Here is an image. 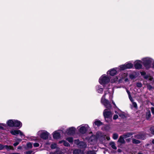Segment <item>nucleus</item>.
I'll use <instances>...</instances> for the list:
<instances>
[{
  "label": "nucleus",
  "instance_id": "nucleus-1",
  "mask_svg": "<svg viewBox=\"0 0 154 154\" xmlns=\"http://www.w3.org/2000/svg\"><path fill=\"white\" fill-rule=\"evenodd\" d=\"M91 136L90 137H87L86 139L91 144H93L98 140L101 143H103L106 139L107 140H110V138L108 136L103 135L100 132L97 133L96 136L92 135V133H90Z\"/></svg>",
  "mask_w": 154,
  "mask_h": 154
},
{
  "label": "nucleus",
  "instance_id": "nucleus-2",
  "mask_svg": "<svg viewBox=\"0 0 154 154\" xmlns=\"http://www.w3.org/2000/svg\"><path fill=\"white\" fill-rule=\"evenodd\" d=\"M108 97L110 99H111L112 98V96L111 94L109 93L108 91H105L104 94L101 99L100 102L106 108L110 109L111 107V104L109 101L106 99Z\"/></svg>",
  "mask_w": 154,
  "mask_h": 154
},
{
  "label": "nucleus",
  "instance_id": "nucleus-3",
  "mask_svg": "<svg viewBox=\"0 0 154 154\" xmlns=\"http://www.w3.org/2000/svg\"><path fill=\"white\" fill-rule=\"evenodd\" d=\"M142 63L144 66L147 69L151 67V64L153 61V59L149 57H146L142 59Z\"/></svg>",
  "mask_w": 154,
  "mask_h": 154
},
{
  "label": "nucleus",
  "instance_id": "nucleus-4",
  "mask_svg": "<svg viewBox=\"0 0 154 154\" xmlns=\"http://www.w3.org/2000/svg\"><path fill=\"white\" fill-rule=\"evenodd\" d=\"M110 81L109 78L105 74L102 75L100 78L99 82L103 86L108 83Z\"/></svg>",
  "mask_w": 154,
  "mask_h": 154
},
{
  "label": "nucleus",
  "instance_id": "nucleus-5",
  "mask_svg": "<svg viewBox=\"0 0 154 154\" xmlns=\"http://www.w3.org/2000/svg\"><path fill=\"white\" fill-rule=\"evenodd\" d=\"M103 115L105 120L107 122L111 120L112 116L111 112L107 109H105L103 112Z\"/></svg>",
  "mask_w": 154,
  "mask_h": 154
},
{
  "label": "nucleus",
  "instance_id": "nucleus-6",
  "mask_svg": "<svg viewBox=\"0 0 154 154\" xmlns=\"http://www.w3.org/2000/svg\"><path fill=\"white\" fill-rule=\"evenodd\" d=\"M141 75L143 76V78L146 79L148 80L149 81H152L154 82V78L150 74L146 75L145 72H140Z\"/></svg>",
  "mask_w": 154,
  "mask_h": 154
},
{
  "label": "nucleus",
  "instance_id": "nucleus-7",
  "mask_svg": "<svg viewBox=\"0 0 154 154\" xmlns=\"http://www.w3.org/2000/svg\"><path fill=\"white\" fill-rule=\"evenodd\" d=\"M75 128L73 127L69 128L65 131L64 133L68 135H73L75 132Z\"/></svg>",
  "mask_w": 154,
  "mask_h": 154
},
{
  "label": "nucleus",
  "instance_id": "nucleus-8",
  "mask_svg": "<svg viewBox=\"0 0 154 154\" xmlns=\"http://www.w3.org/2000/svg\"><path fill=\"white\" fill-rule=\"evenodd\" d=\"M142 62L140 60H137L135 61L134 63V67L136 69H139L142 68Z\"/></svg>",
  "mask_w": 154,
  "mask_h": 154
},
{
  "label": "nucleus",
  "instance_id": "nucleus-9",
  "mask_svg": "<svg viewBox=\"0 0 154 154\" xmlns=\"http://www.w3.org/2000/svg\"><path fill=\"white\" fill-rule=\"evenodd\" d=\"M49 135V133L45 131L40 134L39 136L42 139L46 140L48 139Z\"/></svg>",
  "mask_w": 154,
  "mask_h": 154
},
{
  "label": "nucleus",
  "instance_id": "nucleus-10",
  "mask_svg": "<svg viewBox=\"0 0 154 154\" xmlns=\"http://www.w3.org/2000/svg\"><path fill=\"white\" fill-rule=\"evenodd\" d=\"M89 128V127L88 125H85L84 126L81 127L79 130V132L82 134L85 133L87 130H88Z\"/></svg>",
  "mask_w": 154,
  "mask_h": 154
},
{
  "label": "nucleus",
  "instance_id": "nucleus-11",
  "mask_svg": "<svg viewBox=\"0 0 154 154\" xmlns=\"http://www.w3.org/2000/svg\"><path fill=\"white\" fill-rule=\"evenodd\" d=\"M117 70L118 71L117 68H114L109 70L107 72V74H109L111 76H114L117 73Z\"/></svg>",
  "mask_w": 154,
  "mask_h": 154
},
{
  "label": "nucleus",
  "instance_id": "nucleus-12",
  "mask_svg": "<svg viewBox=\"0 0 154 154\" xmlns=\"http://www.w3.org/2000/svg\"><path fill=\"white\" fill-rule=\"evenodd\" d=\"M53 138L55 139H60L61 137V135L60 132L57 131H55L53 134Z\"/></svg>",
  "mask_w": 154,
  "mask_h": 154
},
{
  "label": "nucleus",
  "instance_id": "nucleus-13",
  "mask_svg": "<svg viewBox=\"0 0 154 154\" xmlns=\"http://www.w3.org/2000/svg\"><path fill=\"white\" fill-rule=\"evenodd\" d=\"M22 123L20 121L14 120V127L20 128L22 126Z\"/></svg>",
  "mask_w": 154,
  "mask_h": 154
},
{
  "label": "nucleus",
  "instance_id": "nucleus-14",
  "mask_svg": "<svg viewBox=\"0 0 154 154\" xmlns=\"http://www.w3.org/2000/svg\"><path fill=\"white\" fill-rule=\"evenodd\" d=\"M128 75L126 73H123L120 74L119 75V82H121L122 80L126 78Z\"/></svg>",
  "mask_w": 154,
  "mask_h": 154
},
{
  "label": "nucleus",
  "instance_id": "nucleus-15",
  "mask_svg": "<svg viewBox=\"0 0 154 154\" xmlns=\"http://www.w3.org/2000/svg\"><path fill=\"white\" fill-rule=\"evenodd\" d=\"M78 142L79 141L78 140V148H83L86 147V145L84 142Z\"/></svg>",
  "mask_w": 154,
  "mask_h": 154
},
{
  "label": "nucleus",
  "instance_id": "nucleus-16",
  "mask_svg": "<svg viewBox=\"0 0 154 154\" xmlns=\"http://www.w3.org/2000/svg\"><path fill=\"white\" fill-rule=\"evenodd\" d=\"M14 120H9L7 122L8 125L10 127H14Z\"/></svg>",
  "mask_w": 154,
  "mask_h": 154
},
{
  "label": "nucleus",
  "instance_id": "nucleus-17",
  "mask_svg": "<svg viewBox=\"0 0 154 154\" xmlns=\"http://www.w3.org/2000/svg\"><path fill=\"white\" fill-rule=\"evenodd\" d=\"M134 137L139 139H141L142 140H144L145 139V136L144 134H139L137 135H136Z\"/></svg>",
  "mask_w": 154,
  "mask_h": 154
},
{
  "label": "nucleus",
  "instance_id": "nucleus-18",
  "mask_svg": "<svg viewBox=\"0 0 154 154\" xmlns=\"http://www.w3.org/2000/svg\"><path fill=\"white\" fill-rule=\"evenodd\" d=\"M125 65L126 69L131 68L133 66V64L129 62L126 63L125 64Z\"/></svg>",
  "mask_w": 154,
  "mask_h": 154
},
{
  "label": "nucleus",
  "instance_id": "nucleus-19",
  "mask_svg": "<svg viewBox=\"0 0 154 154\" xmlns=\"http://www.w3.org/2000/svg\"><path fill=\"white\" fill-rule=\"evenodd\" d=\"M97 91L99 93H102L103 92V88L100 86H97L96 87Z\"/></svg>",
  "mask_w": 154,
  "mask_h": 154
},
{
  "label": "nucleus",
  "instance_id": "nucleus-20",
  "mask_svg": "<svg viewBox=\"0 0 154 154\" xmlns=\"http://www.w3.org/2000/svg\"><path fill=\"white\" fill-rule=\"evenodd\" d=\"M20 131V130H14L10 131V133L13 135H16L19 134V132Z\"/></svg>",
  "mask_w": 154,
  "mask_h": 154
},
{
  "label": "nucleus",
  "instance_id": "nucleus-21",
  "mask_svg": "<svg viewBox=\"0 0 154 154\" xmlns=\"http://www.w3.org/2000/svg\"><path fill=\"white\" fill-rule=\"evenodd\" d=\"M22 141L20 139L17 138L16 140V142L13 143V145L14 146H16L19 144Z\"/></svg>",
  "mask_w": 154,
  "mask_h": 154
},
{
  "label": "nucleus",
  "instance_id": "nucleus-22",
  "mask_svg": "<svg viewBox=\"0 0 154 154\" xmlns=\"http://www.w3.org/2000/svg\"><path fill=\"white\" fill-rule=\"evenodd\" d=\"M5 148L8 151L10 150H14V148L12 146L5 145Z\"/></svg>",
  "mask_w": 154,
  "mask_h": 154
},
{
  "label": "nucleus",
  "instance_id": "nucleus-23",
  "mask_svg": "<svg viewBox=\"0 0 154 154\" xmlns=\"http://www.w3.org/2000/svg\"><path fill=\"white\" fill-rule=\"evenodd\" d=\"M124 137L123 136V135L120 136L118 140V142L120 143H124L125 142V140H124Z\"/></svg>",
  "mask_w": 154,
  "mask_h": 154
},
{
  "label": "nucleus",
  "instance_id": "nucleus-24",
  "mask_svg": "<svg viewBox=\"0 0 154 154\" xmlns=\"http://www.w3.org/2000/svg\"><path fill=\"white\" fill-rule=\"evenodd\" d=\"M94 123L95 125L97 126H99L102 125V123L100 120H95Z\"/></svg>",
  "mask_w": 154,
  "mask_h": 154
},
{
  "label": "nucleus",
  "instance_id": "nucleus-25",
  "mask_svg": "<svg viewBox=\"0 0 154 154\" xmlns=\"http://www.w3.org/2000/svg\"><path fill=\"white\" fill-rule=\"evenodd\" d=\"M117 68L118 70H122L126 69V68L125 64L120 65L119 67Z\"/></svg>",
  "mask_w": 154,
  "mask_h": 154
},
{
  "label": "nucleus",
  "instance_id": "nucleus-26",
  "mask_svg": "<svg viewBox=\"0 0 154 154\" xmlns=\"http://www.w3.org/2000/svg\"><path fill=\"white\" fill-rule=\"evenodd\" d=\"M109 145L111 146V147L113 149H116L117 147L115 146V144L113 142H111L110 143Z\"/></svg>",
  "mask_w": 154,
  "mask_h": 154
},
{
  "label": "nucleus",
  "instance_id": "nucleus-27",
  "mask_svg": "<svg viewBox=\"0 0 154 154\" xmlns=\"http://www.w3.org/2000/svg\"><path fill=\"white\" fill-rule=\"evenodd\" d=\"M132 135V134L131 133H126L123 135V136L125 138L131 137Z\"/></svg>",
  "mask_w": 154,
  "mask_h": 154
},
{
  "label": "nucleus",
  "instance_id": "nucleus-28",
  "mask_svg": "<svg viewBox=\"0 0 154 154\" xmlns=\"http://www.w3.org/2000/svg\"><path fill=\"white\" fill-rule=\"evenodd\" d=\"M119 78L117 77H116L113 78V79H112L111 80V82L112 83H115L117 82Z\"/></svg>",
  "mask_w": 154,
  "mask_h": 154
},
{
  "label": "nucleus",
  "instance_id": "nucleus-29",
  "mask_svg": "<svg viewBox=\"0 0 154 154\" xmlns=\"http://www.w3.org/2000/svg\"><path fill=\"white\" fill-rule=\"evenodd\" d=\"M136 74V73L134 72L133 74H130L129 75L130 78L131 79H134L137 76Z\"/></svg>",
  "mask_w": 154,
  "mask_h": 154
},
{
  "label": "nucleus",
  "instance_id": "nucleus-30",
  "mask_svg": "<svg viewBox=\"0 0 154 154\" xmlns=\"http://www.w3.org/2000/svg\"><path fill=\"white\" fill-rule=\"evenodd\" d=\"M50 154H64L63 152L61 151H56L54 152H50Z\"/></svg>",
  "mask_w": 154,
  "mask_h": 154
},
{
  "label": "nucleus",
  "instance_id": "nucleus-31",
  "mask_svg": "<svg viewBox=\"0 0 154 154\" xmlns=\"http://www.w3.org/2000/svg\"><path fill=\"white\" fill-rule=\"evenodd\" d=\"M66 140L70 143H72L73 141V138L72 137H67Z\"/></svg>",
  "mask_w": 154,
  "mask_h": 154
},
{
  "label": "nucleus",
  "instance_id": "nucleus-32",
  "mask_svg": "<svg viewBox=\"0 0 154 154\" xmlns=\"http://www.w3.org/2000/svg\"><path fill=\"white\" fill-rule=\"evenodd\" d=\"M151 116L150 112L149 111H148L146 113V118L147 119H149Z\"/></svg>",
  "mask_w": 154,
  "mask_h": 154
},
{
  "label": "nucleus",
  "instance_id": "nucleus-33",
  "mask_svg": "<svg viewBox=\"0 0 154 154\" xmlns=\"http://www.w3.org/2000/svg\"><path fill=\"white\" fill-rule=\"evenodd\" d=\"M50 147L52 149H55L57 147V145L55 143L52 144L51 145Z\"/></svg>",
  "mask_w": 154,
  "mask_h": 154
},
{
  "label": "nucleus",
  "instance_id": "nucleus-34",
  "mask_svg": "<svg viewBox=\"0 0 154 154\" xmlns=\"http://www.w3.org/2000/svg\"><path fill=\"white\" fill-rule=\"evenodd\" d=\"M133 143H134L139 144L140 143V141L138 140L133 139Z\"/></svg>",
  "mask_w": 154,
  "mask_h": 154
},
{
  "label": "nucleus",
  "instance_id": "nucleus-35",
  "mask_svg": "<svg viewBox=\"0 0 154 154\" xmlns=\"http://www.w3.org/2000/svg\"><path fill=\"white\" fill-rule=\"evenodd\" d=\"M63 144L65 146L69 147L70 146V144L65 140L64 141Z\"/></svg>",
  "mask_w": 154,
  "mask_h": 154
},
{
  "label": "nucleus",
  "instance_id": "nucleus-36",
  "mask_svg": "<svg viewBox=\"0 0 154 154\" xmlns=\"http://www.w3.org/2000/svg\"><path fill=\"white\" fill-rule=\"evenodd\" d=\"M27 147L28 148H31L32 147V144L31 143H28L26 145Z\"/></svg>",
  "mask_w": 154,
  "mask_h": 154
},
{
  "label": "nucleus",
  "instance_id": "nucleus-37",
  "mask_svg": "<svg viewBox=\"0 0 154 154\" xmlns=\"http://www.w3.org/2000/svg\"><path fill=\"white\" fill-rule=\"evenodd\" d=\"M118 137V135L116 133H115L113 134L112 137L114 139L116 140L117 139Z\"/></svg>",
  "mask_w": 154,
  "mask_h": 154
},
{
  "label": "nucleus",
  "instance_id": "nucleus-38",
  "mask_svg": "<svg viewBox=\"0 0 154 154\" xmlns=\"http://www.w3.org/2000/svg\"><path fill=\"white\" fill-rule=\"evenodd\" d=\"M138 88H141L142 87V85L140 82H137L136 84Z\"/></svg>",
  "mask_w": 154,
  "mask_h": 154
},
{
  "label": "nucleus",
  "instance_id": "nucleus-39",
  "mask_svg": "<svg viewBox=\"0 0 154 154\" xmlns=\"http://www.w3.org/2000/svg\"><path fill=\"white\" fill-rule=\"evenodd\" d=\"M4 148H5V145L0 144V150L3 149Z\"/></svg>",
  "mask_w": 154,
  "mask_h": 154
},
{
  "label": "nucleus",
  "instance_id": "nucleus-40",
  "mask_svg": "<svg viewBox=\"0 0 154 154\" xmlns=\"http://www.w3.org/2000/svg\"><path fill=\"white\" fill-rule=\"evenodd\" d=\"M146 86L147 88L149 90H151L152 88V87L149 84H147Z\"/></svg>",
  "mask_w": 154,
  "mask_h": 154
},
{
  "label": "nucleus",
  "instance_id": "nucleus-41",
  "mask_svg": "<svg viewBox=\"0 0 154 154\" xmlns=\"http://www.w3.org/2000/svg\"><path fill=\"white\" fill-rule=\"evenodd\" d=\"M87 154H96L94 151H89L87 152Z\"/></svg>",
  "mask_w": 154,
  "mask_h": 154
},
{
  "label": "nucleus",
  "instance_id": "nucleus-42",
  "mask_svg": "<svg viewBox=\"0 0 154 154\" xmlns=\"http://www.w3.org/2000/svg\"><path fill=\"white\" fill-rule=\"evenodd\" d=\"M118 114H119V116L122 118H124L125 117V115L123 113H118Z\"/></svg>",
  "mask_w": 154,
  "mask_h": 154
},
{
  "label": "nucleus",
  "instance_id": "nucleus-43",
  "mask_svg": "<svg viewBox=\"0 0 154 154\" xmlns=\"http://www.w3.org/2000/svg\"><path fill=\"white\" fill-rule=\"evenodd\" d=\"M39 146V144L37 143H35L33 144V146L35 147H38Z\"/></svg>",
  "mask_w": 154,
  "mask_h": 154
},
{
  "label": "nucleus",
  "instance_id": "nucleus-44",
  "mask_svg": "<svg viewBox=\"0 0 154 154\" xmlns=\"http://www.w3.org/2000/svg\"><path fill=\"white\" fill-rule=\"evenodd\" d=\"M150 130L151 132L152 133L154 134V126L151 127L150 128Z\"/></svg>",
  "mask_w": 154,
  "mask_h": 154
},
{
  "label": "nucleus",
  "instance_id": "nucleus-45",
  "mask_svg": "<svg viewBox=\"0 0 154 154\" xmlns=\"http://www.w3.org/2000/svg\"><path fill=\"white\" fill-rule=\"evenodd\" d=\"M78 154H84L83 150H78Z\"/></svg>",
  "mask_w": 154,
  "mask_h": 154
},
{
  "label": "nucleus",
  "instance_id": "nucleus-46",
  "mask_svg": "<svg viewBox=\"0 0 154 154\" xmlns=\"http://www.w3.org/2000/svg\"><path fill=\"white\" fill-rule=\"evenodd\" d=\"M20 134L21 136H24V135L23 132L20 130V131L19 132V134Z\"/></svg>",
  "mask_w": 154,
  "mask_h": 154
},
{
  "label": "nucleus",
  "instance_id": "nucleus-47",
  "mask_svg": "<svg viewBox=\"0 0 154 154\" xmlns=\"http://www.w3.org/2000/svg\"><path fill=\"white\" fill-rule=\"evenodd\" d=\"M32 152V150L27 151L26 152V154H31Z\"/></svg>",
  "mask_w": 154,
  "mask_h": 154
},
{
  "label": "nucleus",
  "instance_id": "nucleus-48",
  "mask_svg": "<svg viewBox=\"0 0 154 154\" xmlns=\"http://www.w3.org/2000/svg\"><path fill=\"white\" fill-rule=\"evenodd\" d=\"M118 117V116L117 115H115L114 116H113V119H117Z\"/></svg>",
  "mask_w": 154,
  "mask_h": 154
},
{
  "label": "nucleus",
  "instance_id": "nucleus-49",
  "mask_svg": "<svg viewBox=\"0 0 154 154\" xmlns=\"http://www.w3.org/2000/svg\"><path fill=\"white\" fill-rule=\"evenodd\" d=\"M126 91H127V93H128V94L129 98H130V97H131V95H130V92L128 90H127Z\"/></svg>",
  "mask_w": 154,
  "mask_h": 154
},
{
  "label": "nucleus",
  "instance_id": "nucleus-50",
  "mask_svg": "<svg viewBox=\"0 0 154 154\" xmlns=\"http://www.w3.org/2000/svg\"><path fill=\"white\" fill-rule=\"evenodd\" d=\"M73 154H77V149H75L73 151Z\"/></svg>",
  "mask_w": 154,
  "mask_h": 154
},
{
  "label": "nucleus",
  "instance_id": "nucleus-51",
  "mask_svg": "<svg viewBox=\"0 0 154 154\" xmlns=\"http://www.w3.org/2000/svg\"><path fill=\"white\" fill-rule=\"evenodd\" d=\"M133 105L134 107L135 108H136L137 107V105L136 103L135 102L133 103Z\"/></svg>",
  "mask_w": 154,
  "mask_h": 154
},
{
  "label": "nucleus",
  "instance_id": "nucleus-52",
  "mask_svg": "<svg viewBox=\"0 0 154 154\" xmlns=\"http://www.w3.org/2000/svg\"><path fill=\"white\" fill-rule=\"evenodd\" d=\"M151 67L154 68V60H153V61L151 64Z\"/></svg>",
  "mask_w": 154,
  "mask_h": 154
},
{
  "label": "nucleus",
  "instance_id": "nucleus-53",
  "mask_svg": "<svg viewBox=\"0 0 154 154\" xmlns=\"http://www.w3.org/2000/svg\"><path fill=\"white\" fill-rule=\"evenodd\" d=\"M151 109L152 113L153 114H154V107H152Z\"/></svg>",
  "mask_w": 154,
  "mask_h": 154
},
{
  "label": "nucleus",
  "instance_id": "nucleus-54",
  "mask_svg": "<svg viewBox=\"0 0 154 154\" xmlns=\"http://www.w3.org/2000/svg\"><path fill=\"white\" fill-rule=\"evenodd\" d=\"M64 141H65V140H62L60 141H59V143H63L64 142Z\"/></svg>",
  "mask_w": 154,
  "mask_h": 154
},
{
  "label": "nucleus",
  "instance_id": "nucleus-55",
  "mask_svg": "<svg viewBox=\"0 0 154 154\" xmlns=\"http://www.w3.org/2000/svg\"><path fill=\"white\" fill-rule=\"evenodd\" d=\"M0 130H4V128L3 126L0 125Z\"/></svg>",
  "mask_w": 154,
  "mask_h": 154
},
{
  "label": "nucleus",
  "instance_id": "nucleus-56",
  "mask_svg": "<svg viewBox=\"0 0 154 154\" xmlns=\"http://www.w3.org/2000/svg\"><path fill=\"white\" fill-rule=\"evenodd\" d=\"M22 147L21 146H19L18 147H17V149H22Z\"/></svg>",
  "mask_w": 154,
  "mask_h": 154
},
{
  "label": "nucleus",
  "instance_id": "nucleus-57",
  "mask_svg": "<svg viewBox=\"0 0 154 154\" xmlns=\"http://www.w3.org/2000/svg\"><path fill=\"white\" fill-rule=\"evenodd\" d=\"M124 79H125V82H127L128 81V79L127 78H125Z\"/></svg>",
  "mask_w": 154,
  "mask_h": 154
},
{
  "label": "nucleus",
  "instance_id": "nucleus-58",
  "mask_svg": "<svg viewBox=\"0 0 154 154\" xmlns=\"http://www.w3.org/2000/svg\"><path fill=\"white\" fill-rule=\"evenodd\" d=\"M112 103L114 105V106H116V105L115 102H114V101H113L112 100Z\"/></svg>",
  "mask_w": 154,
  "mask_h": 154
},
{
  "label": "nucleus",
  "instance_id": "nucleus-59",
  "mask_svg": "<svg viewBox=\"0 0 154 154\" xmlns=\"http://www.w3.org/2000/svg\"><path fill=\"white\" fill-rule=\"evenodd\" d=\"M118 152H122V150L120 149H118Z\"/></svg>",
  "mask_w": 154,
  "mask_h": 154
},
{
  "label": "nucleus",
  "instance_id": "nucleus-60",
  "mask_svg": "<svg viewBox=\"0 0 154 154\" xmlns=\"http://www.w3.org/2000/svg\"><path fill=\"white\" fill-rule=\"evenodd\" d=\"M75 143L77 145V139H75L74 140Z\"/></svg>",
  "mask_w": 154,
  "mask_h": 154
},
{
  "label": "nucleus",
  "instance_id": "nucleus-61",
  "mask_svg": "<svg viewBox=\"0 0 154 154\" xmlns=\"http://www.w3.org/2000/svg\"><path fill=\"white\" fill-rule=\"evenodd\" d=\"M9 154H19V153H10Z\"/></svg>",
  "mask_w": 154,
  "mask_h": 154
},
{
  "label": "nucleus",
  "instance_id": "nucleus-62",
  "mask_svg": "<svg viewBox=\"0 0 154 154\" xmlns=\"http://www.w3.org/2000/svg\"><path fill=\"white\" fill-rule=\"evenodd\" d=\"M0 125H2V126H5V124H0Z\"/></svg>",
  "mask_w": 154,
  "mask_h": 154
},
{
  "label": "nucleus",
  "instance_id": "nucleus-63",
  "mask_svg": "<svg viewBox=\"0 0 154 154\" xmlns=\"http://www.w3.org/2000/svg\"><path fill=\"white\" fill-rule=\"evenodd\" d=\"M129 99H130V100H131V101L132 102V99L131 97H130V98H129Z\"/></svg>",
  "mask_w": 154,
  "mask_h": 154
},
{
  "label": "nucleus",
  "instance_id": "nucleus-64",
  "mask_svg": "<svg viewBox=\"0 0 154 154\" xmlns=\"http://www.w3.org/2000/svg\"><path fill=\"white\" fill-rule=\"evenodd\" d=\"M152 143H154V139L152 141Z\"/></svg>",
  "mask_w": 154,
  "mask_h": 154
}]
</instances>
